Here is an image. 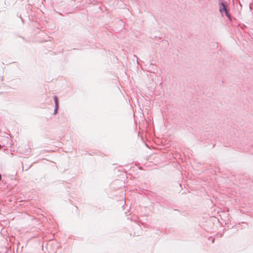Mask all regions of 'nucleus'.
I'll return each mask as SVG.
<instances>
[{
    "mask_svg": "<svg viewBox=\"0 0 253 253\" xmlns=\"http://www.w3.org/2000/svg\"><path fill=\"white\" fill-rule=\"evenodd\" d=\"M219 10L222 14H225L226 16H228V12L224 3H221L220 4Z\"/></svg>",
    "mask_w": 253,
    "mask_h": 253,
    "instance_id": "1",
    "label": "nucleus"
},
{
    "mask_svg": "<svg viewBox=\"0 0 253 253\" xmlns=\"http://www.w3.org/2000/svg\"><path fill=\"white\" fill-rule=\"evenodd\" d=\"M54 101H55V107H58V101H57V98L56 97H54Z\"/></svg>",
    "mask_w": 253,
    "mask_h": 253,
    "instance_id": "2",
    "label": "nucleus"
},
{
    "mask_svg": "<svg viewBox=\"0 0 253 253\" xmlns=\"http://www.w3.org/2000/svg\"><path fill=\"white\" fill-rule=\"evenodd\" d=\"M58 108V107H55V111H54V114H55L57 113Z\"/></svg>",
    "mask_w": 253,
    "mask_h": 253,
    "instance_id": "3",
    "label": "nucleus"
}]
</instances>
